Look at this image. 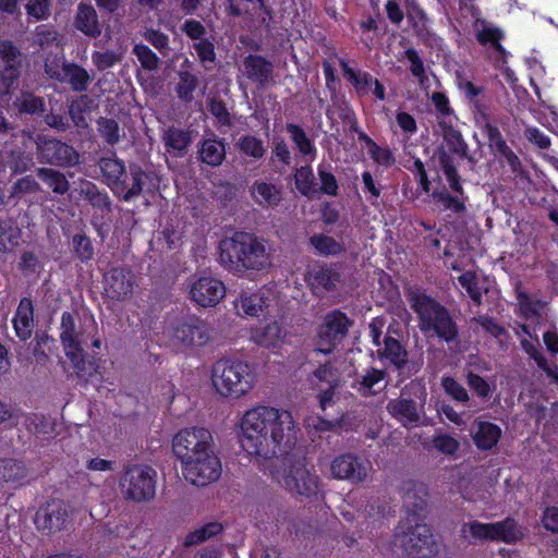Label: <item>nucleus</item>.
Here are the masks:
<instances>
[{
	"label": "nucleus",
	"mask_w": 558,
	"mask_h": 558,
	"mask_svg": "<svg viewBox=\"0 0 558 558\" xmlns=\"http://www.w3.org/2000/svg\"><path fill=\"white\" fill-rule=\"evenodd\" d=\"M242 449L258 463L279 460L296 440L292 413L284 409L258 405L245 411L239 422Z\"/></svg>",
	"instance_id": "1"
},
{
	"label": "nucleus",
	"mask_w": 558,
	"mask_h": 558,
	"mask_svg": "<svg viewBox=\"0 0 558 558\" xmlns=\"http://www.w3.org/2000/svg\"><path fill=\"white\" fill-rule=\"evenodd\" d=\"M219 262L229 270H265L271 266V254L264 240L252 233L236 232L219 243Z\"/></svg>",
	"instance_id": "2"
},
{
	"label": "nucleus",
	"mask_w": 558,
	"mask_h": 558,
	"mask_svg": "<svg viewBox=\"0 0 558 558\" xmlns=\"http://www.w3.org/2000/svg\"><path fill=\"white\" fill-rule=\"evenodd\" d=\"M270 476L288 493L302 498H312L320 493V480L310 470L303 459L286 454L269 470Z\"/></svg>",
	"instance_id": "3"
},
{
	"label": "nucleus",
	"mask_w": 558,
	"mask_h": 558,
	"mask_svg": "<svg viewBox=\"0 0 558 558\" xmlns=\"http://www.w3.org/2000/svg\"><path fill=\"white\" fill-rule=\"evenodd\" d=\"M255 373L251 365L239 359H225L216 362L211 371V381L218 395L238 400L254 387Z\"/></svg>",
	"instance_id": "4"
},
{
	"label": "nucleus",
	"mask_w": 558,
	"mask_h": 558,
	"mask_svg": "<svg viewBox=\"0 0 558 558\" xmlns=\"http://www.w3.org/2000/svg\"><path fill=\"white\" fill-rule=\"evenodd\" d=\"M409 301L418 316V327L426 335H436L447 342L456 339L458 329L449 312L432 298L411 291Z\"/></svg>",
	"instance_id": "5"
},
{
	"label": "nucleus",
	"mask_w": 558,
	"mask_h": 558,
	"mask_svg": "<svg viewBox=\"0 0 558 558\" xmlns=\"http://www.w3.org/2000/svg\"><path fill=\"white\" fill-rule=\"evenodd\" d=\"M395 551L402 558H430L436 553V544L426 524L402 521L396 529Z\"/></svg>",
	"instance_id": "6"
},
{
	"label": "nucleus",
	"mask_w": 558,
	"mask_h": 558,
	"mask_svg": "<svg viewBox=\"0 0 558 558\" xmlns=\"http://www.w3.org/2000/svg\"><path fill=\"white\" fill-rule=\"evenodd\" d=\"M156 471L147 465L128 464L119 478V488L124 499L144 502L156 493Z\"/></svg>",
	"instance_id": "7"
},
{
	"label": "nucleus",
	"mask_w": 558,
	"mask_h": 558,
	"mask_svg": "<svg viewBox=\"0 0 558 558\" xmlns=\"http://www.w3.org/2000/svg\"><path fill=\"white\" fill-rule=\"evenodd\" d=\"M168 332L173 344L184 350L205 347L213 340L209 325L195 315L173 319Z\"/></svg>",
	"instance_id": "8"
},
{
	"label": "nucleus",
	"mask_w": 558,
	"mask_h": 558,
	"mask_svg": "<svg viewBox=\"0 0 558 558\" xmlns=\"http://www.w3.org/2000/svg\"><path fill=\"white\" fill-rule=\"evenodd\" d=\"M180 464L183 477L192 485L199 487L216 482L222 471L215 447Z\"/></svg>",
	"instance_id": "9"
},
{
	"label": "nucleus",
	"mask_w": 558,
	"mask_h": 558,
	"mask_svg": "<svg viewBox=\"0 0 558 558\" xmlns=\"http://www.w3.org/2000/svg\"><path fill=\"white\" fill-rule=\"evenodd\" d=\"M214 447L213 435L204 427L183 428L172 439V450L180 463Z\"/></svg>",
	"instance_id": "10"
},
{
	"label": "nucleus",
	"mask_w": 558,
	"mask_h": 558,
	"mask_svg": "<svg viewBox=\"0 0 558 558\" xmlns=\"http://www.w3.org/2000/svg\"><path fill=\"white\" fill-rule=\"evenodd\" d=\"M190 300L201 307H215L226 296L225 283L210 275L193 276L186 283Z\"/></svg>",
	"instance_id": "11"
},
{
	"label": "nucleus",
	"mask_w": 558,
	"mask_h": 558,
	"mask_svg": "<svg viewBox=\"0 0 558 558\" xmlns=\"http://www.w3.org/2000/svg\"><path fill=\"white\" fill-rule=\"evenodd\" d=\"M350 320L341 312L328 314L319 326L315 339V352L330 354L337 344L345 337Z\"/></svg>",
	"instance_id": "12"
},
{
	"label": "nucleus",
	"mask_w": 558,
	"mask_h": 558,
	"mask_svg": "<svg viewBox=\"0 0 558 558\" xmlns=\"http://www.w3.org/2000/svg\"><path fill=\"white\" fill-rule=\"evenodd\" d=\"M22 136L34 141L31 132L23 131ZM39 158L48 163L61 167H72L78 162L77 151L70 145L57 140L38 136L35 140Z\"/></svg>",
	"instance_id": "13"
},
{
	"label": "nucleus",
	"mask_w": 558,
	"mask_h": 558,
	"mask_svg": "<svg viewBox=\"0 0 558 558\" xmlns=\"http://www.w3.org/2000/svg\"><path fill=\"white\" fill-rule=\"evenodd\" d=\"M331 474L335 478L345 480L353 484L365 482L373 468L367 461H361L352 454H341L331 462Z\"/></svg>",
	"instance_id": "14"
},
{
	"label": "nucleus",
	"mask_w": 558,
	"mask_h": 558,
	"mask_svg": "<svg viewBox=\"0 0 558 558\" xmlns=\"http://www.w3.org/2000/svg\"><path fill=\"white\" fill-rule=\"evenodd\" d=\"M288 330L281 319L270 318L250 329V340L265 349H279L286 341Z\"/></svg>",
	"instance_id": "15"
},
{
	"label": "nucleus",
	"mask_w": 558,
	"mask_h": 558,
	"mask_svg": "<svg viewBox=\"0 0 558 558\" xmlns=\"http://www.w3.org/2000/svg\"><path fill=\"white\" fill-rule=\"evenodd\" d=\"M69 520V506L61 500H52L39 508L35 517V524L37 529L51 533L64 529Z\"/></svg>",
	"instance_id": "16"
},
{
	"label": "nucleus",
	"mask_w": 558,
	"mask_h": 558,
	"mask_svg": "<svg viewBox=\"0 0 558 558\" xmlns=\"http://www.w3.org/2000/svg\"><path fill=\"white\" fill-rule=\"evenodd\" d=\"M340 379L339 369L330 363L323 364L313 372L311 383L319 390L318 400L323 410L333 402V392L339 386Z\"/></svg>",
	"instance_id": "17"
},
{
	"label": "nucleus",
	"mask_w": 558,
	"mask_h": 558,
	"mask_svg": "<svg viewBox=\"0 0 558 558\" xmlns=\"http://www.w3.org/2000/svg\"><path fill=\"white\" fill-rule=\"evenodd\" d=\"M274 292L269 288L242 291L234 301L236 314L241 317H258L270 307Z\"/></svg>",
	"instance_id": "18"
},
{
	"label": "nucleus",
	"mask_w": 558,
	"mask_h": 558,
	"mask_svg": "<svg viewBox=\"0 0 558 558\" xmlns=\"http://www.w3.org/2000/svg\"><path fill=\"white\" fill-rule=\"evenodd\" d=\"M20 51L9 40L0 41V94L7 95L20 76Z\"/></svg>",
	"instance_id": "19"
},
{
	"label": "nucleus",
	"mask_w": 558,
	"mask_h": 558,
	"mask_svg": "<svg viewBox=\"0 0 558 558\" xmlns=\"http://www.w3.org/2000/svg\"><path fill=\"white\" fill-rule=\"evenodd\" d=\"M104 284L108 298L116 301H124L132 296L136 281L131 270L116 267L105 275Z\"/></svg>",
	"instance_id": "20"
},
{
	"label": "nucleus",
	"mask_w": 558,
	"mask_h": 558,
	"mask_svg": "<svg viewBox=\"0 0 558 558\" xmlns=\"http://www.w3.org/2000/svg\"><path fill=\"white\" fill-rule=\"evenodd\" d=\"M375 356L385 365L402 368L408 362V352L401 342L385 335L383 343L375 350Z\"/></svg>",
	"instance_id": "21"
},
{
	"label": "nucleus",
	"mask_w": 558,
	"mask_h": 558,
	"mask_svg": "<svg viewBox=\"0 0 558 558\" xmlns=\"http://www.w3.org/2000/svg\"><path fill=\"white\" fill-rule=\"evenodd\" d=\"M473 31L481 45L490 46L505 60L507 51L500 44L501 39L505 37V33L501 28L485 20L477 19L473 24Z\"/></svg>",
	"instance_id": "22"
},
{
	"label": "nucleus",
	"mask_w": 558,
	"mask_h": 558,
	"mask_svg": "<svg viewBox=\"0 0 558 558\" xmlns=\"http://www.w3.org/2000/svg\"><path fill=\"white\" fill-rule=\"evenodd\" d=\"M471 435L480 450H490L498 444L501 429L494 423L476 420L472 424Z\"/></svg>",
	"instance_id": "23"
},
{
	"label": "nucleus",
	"mask_w": 558,
	"mask_h": 558,
	"mask_svg": "<svg viewBox=\"0 0 558 558\" xmlns=\"http://www.w3.org/2000/svg\"><path fill=\"white\" fill-rule=\"evenodd\" d=\"M251 195L256 204L262 206L263 208H272L282 199L281 190L265 181H256L251 186Z\"/></svg>",
	"instance_id": "24"
},
{
	"label": "nucleus",
	"mask_w": 558,
	"mask_h": 558,
	"mask_svg": "<svg viewBox=\"0 0 558 558\" xmlns=\"http://www.w3.org/2000/svg\"><path fill=\"white\" fill-rule=\"evenodd\" d=\"M162 142L168 154L181 157L185 154L192 138L189 131L174 126L168 128L162 134Z\"/></svg>",
	"instance_id": "25"
},
{
	"label": "nucleus",
	"mask_w": 558,
	"mask_h": 558,
	"mask_svg": "<svg viewBox=\"0 0 558 558\" xmlns=\"http://www.w3.org/2000/svg\"><path fill=\"white\" fill-rule=\"evenodd\" d=\"M307 280L314 293L320 295L336 288L339 276L331 269L317 267L308 272Z\"/></svg>",
	"instance_id": "26"
},
{
	"label": "nucleus",
	"mask_w": 558,
	"mask_h": 558,
	"mask_svg": "<svg viewBox=\"0 0 558 558\" xmlns=\"http://www.w3.org/2000/svg\"><path fill=\"white\" fill-rule=\"evenodd\" d=\"M33 305L31 300L23 299L16 310L13 318V327L16 336L21 340H26L33 331Z\"/></svg>",
	"instance_id": "27"
},
{
	"label": "nucleus",
	"mask_w": 558,
	"mask_h": 558,
	"mask_svg": "<svg viewBox=\"0 0 558 558\" xmlns=\"http://www.w3.org/2000/svg\"><path fill=\"white\" fill-rule=\"evenodd\" d=\"M477 121L483 123V129L488 137L489 146L496 153L505 156L511 166H514L518 162V157L509 149L499 130L488 121L486 114L485 118L477 117Z\"/></svg>",
	"instance_id": "28"
},
{
	"label": "nucleus",
	"mask_w": 558,
	"mask_h": 558,
	"mask_svg": "<svg viewBox=\"0 0 558 558\" xmlns=\"http://www.w3.org/2000/svg\"><path fill=\"white\" fill-rule=\"evenodd\" d=\"M387 410L404 426H413L418 422V413L415 403L411 400H391L387 405Z\"/></svg>",
	"instance_id": "29"
},
{
	"label": "nucleus",
	"mask_w": 558,
	"mask_h": 558,
	"mask_svg": "<svg viewBox=\"0 0 558 558\" xmlns=\"http://www.w3.org/2000/svg\"><path fill=\"white\" fill-rule=\"evenodd\" d=\"M75 27L89 37H97L100 34L98 16L92 5L80 4L75 16Z\"/></svg>",
	"instance_id": "30"
},
{
	"label": "nucleus",
	"mask_w": 558,
	"mask_h": 558,
	"mask_svg": "<svg viewBox=\"0 0 558 558\" xmlns=\"http://www.w3.org/2000/svg\"><path fill=\"white\" fill-rule=\"evenodd\" d=\"M145 179L146 174L141 169H132L131 178L125 175L113 192L124 201H131L143 191Z\"/></svg>",
	"instance_id": "31"
},
{
	"label": "nucleus",
	"mask_w": 558,
	"mask_h": 558,
	"mask_svg": "<svg viewBox=\"0 0 558 558\" xmlns=\"http://www.w3.org/2000/svg\"><path fill=\"white\" fill-rule=\"evenodd\" d=\"M494 542L515 543L525 535L524 529L511 518L494 522Z\"/></svg>",
	"instance_id": "32"
},
{
	"label": "nucleus",
	"mask_w": 558,
	"mask_h": 558,
	"mask_svg": "<svg viewBox=\"0 0 558 558\" xmlns=\"http://www.w3.org/2000/svg\"><path fill=\"white\" fill-rule=\"evenodd\" d=\"M198 154L203 162L213 167L219 166L226 157L225 143L217 137L205 138L201 144Z\"/></svg>",
	"instance_id": "33"
},
{
	"label": "nucleus",
	"mask_w": 558,
	"mask_h": 558,
	"mask_svg": "<svg viewBox=\"0 0 558 558\" xmlns=\"http://www.w3.org/2000/svg\"><path fill=\"white\" fill-rule=\"evenodd\" d=\"M99 168L112 191L126 175L124 163L116 158H101L99 160Z\"/></svg>",
	"instance_id": "34"
},
{
	"label": "nucleus",
	"mask_w": 558,
	"mask_h": 558,
	"mask_svg": "<svg viewBox=\"0 0 558 558\" xmlns=\"http://www.w3.org/2000/svg\"><path fill=\"white\" fill-rule=\"evenodd\" d=\"M458 281L465 289L471 300L480 305L483 293L487 292L485 280L473 271H466L458 277Z\"/></svg>",
	"instance_id": "35"
},
{
	"label": "nucleus",
	"mask_w": 558,
	"mask_h": 558,
	"mask_svg": "<svg viewBox=\"0 0 558 558\" xmlns=\"http://www.w3.org/2000/svg\"><path fill=\"white\" fill-rule=\"evenodd\" d=\"M21 229L11 220L0 221V252H12L21 242Z\"/></svg>",
	"instance_id": "36"
},
{
	"label": "nucleus",
	"mask_w": 558,
	"mask_h": 558,
	"mask_svg": "<svg viewBox=\"0 0 558 558\" xmlns=\"http://www.w3.org/2000/svg\"><path fill=\"white\" fill-rule=\"evenodd\" d=\"M521 332L525 338H521L522 349L537 363L538 367H545L546 359L538 350V338L535 328L530 325H522Z\"/></svg>",
	"instance_id": "37"
},
{
	"label": "nucleus",
	"mask_w": 558,
	"mask_h": 558,
	"mask_svg": "<svg viewBox=\"0 0 558 558\" xmlns=\"http://www.w3.org/2000/svg\"><path fill=\"white\" fill-rule=\"evenodd\" d=\"M385 372L372 368L354 381V387L364 396L376 393L384 387Z\"/></svg>",
	"instance_id": "38"
},
{
	"label": "nucleus",
	"mask_w": 558,
	"mask_h": 558,
	"mask_svg": "<svg viewBox=\"0 0 558 558\" xmlns=\"http://www.w3.org/2000/svg\"><path fill=\"white\" fill-rule=\"evenodd\" d=\"M244 68L250 78L264 83L271 75V64L262 57L250 56L244 61Z\"/></svg>",
	"instance_id": "39"
},
{
	"label": "nucleus",
	"mask_w": 558,
	"mask_h": 558,
	"mask_svg": "<svg viewBox=\"0 0 558 558\" xmlns=\"http://www.w3.org/2000/svg\"><path fill=\"white\" fill-rule=\"evenodd\" d=\"M37 175L57 194H64L69 190L70 185L65 175L54 169L39 168Z\"/></svg>",
	"instance_id": "40"
},
{
	"label": "nucleus",
	"mask_w": 558,
	"mask_h": 558,
	"mask_svg": "<svg viewBox=\"0 0 558 558\" xmlns=\"http://www.w3.org/2000/svg\"><path fill=\"white\" fill-rule=\"evenodd\" d=\"M518 301L522 316L526 320H531L532 324L537 325L542 318L544 303L530 298L525 293H519Z\"/></svg>",
	"instance_id": "41"
},
{
	"label": "nucleus",
	"mask_w": 558,
	"mask_h": 558,
	"mask_svg": "<svg viewBox=\"0 0 558 558\" xmlns=\"http://www.w3.org/2000/svg\"><path fill=\"white\" fill-rule=\"evenodd\" d=\"M26 475L27 470L21 461L13 459L0 460V481L19 482L24 480Z\"/></svg>",
	"instance_id": "42"
},
{
	"label": "nucleus",
	"mask_w": 558,
	"mask_h": 558,
	"mask_svg": "<svg viewBox=\"0 0 558 558\" xmlns=\"http://www.w3.org/2000/svg\"><path fill=\"white\" fill-rule=\"evenodd\" d=\"M494 523H483L480 521H472L465 523L461 527L462 535L466 538L470 537L476 541L494 542Z\"/></svg>",
	"instance_id": "43"
},
{
	"label": "nucleus",
	"mask_w": 558,
	"mask_h": 558,
	"mask_svg": "<svg viewBox=\"0 0 558 558\" xmlns=\"http://www.w3.org/2000/svg\"><path fill=\"white\" fill-rule=\"evenodd\" d=\"M344 77L350 81L359 94H368L373 86L374 77L365 72H355L344 61L341 62Z\"/></svg>",
	"instance_id": "44"
},
{
	"label": "nucleus",
	"mask_w": 558,
	"mask_h": 558,
	"mask_svg": "<svg viewBox=\"0 0 558 558\" xmlns=\"http://www.w3.org/2000/svg\"><path fill=\"white\" fill-rule=\"evenodd\" d=\"M65 82L71 85L73 90L85 92L92 82V77L84 68L75 63H69Z\"/></svg>",
	"instance_id": "45"
},
{
	"label": "nucleus",
	"mask_w": 558,
	"mask_h": 558,
	"mask_svg": "<svg viewBox=\"0 0 558 558\" xmlns=\"http://www.w3.org/2000/svg\"><path fill=\"white\" fill-rule=\"evenodd\" d=\"M294 178L296 189L301 194L307 197H314L317 194L315 177L311 167H301L296 170Z\"/></svg>",
	"instance_id": "46"
},
{
	"label": "nucleus",
	"mask_w": 558,
	"mask_h": 558,
	"mask_svg": "<svg viewBox=\"0 0 558 558\" xmlns=\"http://www.w3.org/2000/svg\"><path fill=\"white\" fill-rule=\"evenodd\" d=\"M90 99L88 96L83 95L72 101L69 108L70 117L77 128L85 129L88 126V120L86 118V113L89 112L90 109Z\"/></svg>",
	"instance_id": "47"
},
{
	"label": "nucleus",
	"mask_w": 558,
	"mask_h": 558,
	"mask_svg": "<svg viewBox=\"0 0 558 558\" xmlns=\"http://www.w3.org/2000/svg\"><path fill=\"white\" fill-rule=\"evenodd\" d=\"M222 531V525L218 522H210L207 523L195 531L189 533L185 536L184 545L185 546H193L197 545L217 534H219Z\"/></svg>",
	"instance_id": "48"
},
{
	"label": "nucleus",
	"mask_w": 558,
	"mask_h": 558,
	"mask_svg": "<svg viewBox=\"0 0 558 558\" xmlns=\"http://www.w3.org/2000/svg\"><path fill=\"white\" fill-rule=\"evenodd\" d=\"M13 106L21 113L43 112L45 108L44 100L31 93H22L13 102Z\"/></svg>",
	"instance_id": "49"
},
{
	"label": "nucleus",
	"mask_w": 558,
	"mask_h": 558,
	"mask_svg": "<svg viewBox=\"0 0 558 558\" xmlns=\"http://www.w3.org/2000/svg\"><path fill=\"white\" fill-rule=\"evenodd\" d=\"M61 343L66 357L71 361L74 367V371L80 375L85 366L84 351L81 347V340L73 339Z\"/></svg>",
	"instance_id": "50"
},
{
	"label": "nucleus",
	"mask_w": 558,
	"mask_h": 558,
	"mask_svg": "<svg viewBox=\"0 0 558 558\" xmlns=\"http://www.w3.org/2000/svg\"><path fill=\"white\" fill-rule=\"evenodd\" d=\"M236 147L242 155L254 159H259L265 154L263 142L253 135L241 137L236 143Z\"/></svg>",
	"instance_id": "51"
},
{
	"label": "nucleus",
	"mask_w": 558,
	"mask_h": 558,
	"mask_svg": "<svg viewBox=\"0 0 558 558\" xmlns=\"http://www.w3.org/2000/svg\"><path fill=\"white\" fill-rule=\"evenodd\" d=\"M311 243L315 250L323 255H337L343 251V245L328 235H313Z\"/></svg>",
	"instance_id": "52"
},
{
	"label": "nucleus",
	"mask_w": 558,
	"mask_h": 558,
	"mask_svg": "<svg viewBox=\"0 0 558 558\" xmlns=\"http://www.w3.org/2000/svg\"><path fill=\"white\" fill-rule=\"evenodd\" d=\"M287 130L299 148L300 153L305 156H312L314 158L315 156V147L313 146L312 142L307 138L304 131L294 124H288Z\"/></svg>",
	"instance_id": "53"
},
{
	"label": "nucleus",
	"mask_w": 558,
	"mask_h": 558,
	"mask_svg": "<svg viewBox=\"0 0 558 558\" xmlns=\"http://www.w3.org/2000/svg\"><path fill=\"white\" fill-rule=\"evenodd\" d=\"M69 63L63 57L48 58L45 62V72L50 78L64 83Z\"/></svg>",
	"instance_id": "54"
},
{
	"label": "nucleus",
	"mask_w": 558,
	"mask_h": 558,
	"mask_svg": "<svg viewBox=\"0 0 558 558\" xmlns=\"http://www.w3.org/2000/svg\"><path fill=\"white\" fill-rule=\"evenodd\" d=\"M432 442L438 452L447 456L454 454L460 448V442L454 437L447 434L434 436Z\"/></svg>",
	"instance_id": "55"
},
{
	"label": "nucleus",
	"mask_w": 558,
	"mask_h": 558,
	"mask_svg": "<svg viewBox=\"0 0 558 558\" xmlns=\"http://www.w3.org/2000/svg\"><path fill=\"white\" fill-rule=\"evenodd\" d=\"M133 53L145 70L154 71L158 68L159 58L147 46L135 45Z\"/></svg>",
	"instance_id": "56"
},
{
	"label": "nucleus",
	"mask_w": 558,
	"mask_h": 558,
	"mask_svg": "<svg viewBox=\"0 0 558 558\" xmlns=\"http://www.w3.org/2000/svg\"><path fill=\"white\" fill-rule=\"evenodd\" d=\"M97 124L99 133L108 144L113 145L119 142V125L114 120L100 118Z\"/></svg>",
	"instance_id": "57"
},
{
	"label": "nucleus",
	"mask_w": 558,
	"mask_h": 558,
	"mask_svg": "<svg viewBox=\"0 0 558 558\" xmlns=\"http://www.w3.org/2000/svg\"><path fill=\"white\" fill-rule=\"evenodd\" d=\"M404 501L415 509H423L427 504V489L424 485H414L404 494Z\"/></svg>",
	"instance_id": "58"
},
{
	"label": "nucleus",
	"mask_w": 558,
	"mask_h": 558,
	"mask_svg": "<svg viewBox=\"0 0 558 558\" xmlns=\"http://www.w3.org/2000/svg\"><path fill=\"white\" fill-rule=\"evenodd\" d=\"M40 189L36 180L29 175L19 179L11 187L12 197H21L26 194H34Z\"/></svg>",
	"instance_id": "59"
},
{
	"label": "nucleus",
	"mask_w": 558,
	"mask_h": 558,
	"mask_svg": "<svg viewBox=\"0 0 558 558\" xmlns=\"http://www.w3.org/2000/svg\"><path fill=\"white\" fill-rule=\"evenodd\" d=\"M120 59L121 56L119 53L109 50L94 51L92 53V62L99 71H105L113 66L116 63L120 61Z\"/></svg>",
	"instance_id": "60"
},
{
	"label": "nucleus",
	"mask_w": 558,
	"mask_h": 558,
	"mask_svg": "<svg viewBox=\"0 0 558 558\" xmlns=\"http://www.w3.org/2000/svg\"><path fill=\"white\" fill-rule=\"evenodd\" d=\"M25 10L36 21L45 20L50 15V0H27Z\"/></svg>",
	"instance_id": "61"
},
{
	"label": "nucleus",
	"mask_w": 558,
	"mask_h": 558,
	"mask_svg": "<svg viewBox=\"0 0 558 558\" xmlns=\"http://www.w3.org/2000/svg\"><path fill=\"white\" fill-rule=\"evenodd\" d=\"M444 138L453 153H456L460 156L468 155L469 147H468V144L464 142L460 132H458L453 129H449L445 132Z\"/></svg>",
	"instance_id": "62"
},
{
	"label": "nucleus",
	"mask_w": 558,
	"mask_h": 558,
	"mask_svg": "<svg viewBox=\"0 0 558 558\" xmlns=\"http://www.w3.org/2000/svg\"><path fill=\"white\" fill-rule=\"evenodd\" d=\"M196 87V77L189 72L180 73V81L178 83L179 97L189 100L192 96L193 90Z\"/></svg>",
	"instance_id": "63"
},
{
	"label": "nucleus",
	"mask_w": 558,
	"mask_h": 558,
	"mask_svg": "<svg viewBox=\"0 0 558 558\" xmlns=\"http://www.w3.org/2000/svg\"><path fill=\"white\" fill-rule=\"evenodd\" d=\"M442 387L445 391L451 396L454 400L465 402L469 399V395L464 387L451 377L442 378Z\"/></svg>",
	"instance_id": "64"
}]
</instances>
